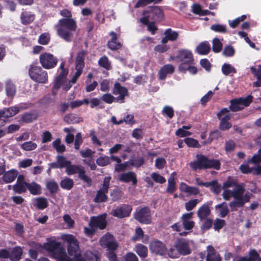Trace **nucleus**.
<instances>
[{"label":"nucleus","instance_id":"obj_1","mask_svg":"<svg viewBox=\"0 0 261 261\" xmlns=\"http://www.w3.org/2000/svg\"><path fill=\"white\" fill-rule=\"evenodd\" d=\"M61 239L67 245L68 255L60 243L51 241L44 245V249L52 252L59 261H100L99 257L91 251L86 252L83 256L79 241L74 236L64 234L62 235Z\"/></svg>","mask_w":261,"mask_h":261},{"label":"nucleus","instance_id":"obj_2","mask_svg":"<svg viewBox=\"0 0 261 261\" xmlns=\"http://www.w3.org/2000/svg\"><path fill=\"white\" fill-rule=\"evenodd\" d=\"M222 189V197L224 200H229L231 197L233 198V200L229 203L231 211H236L237 207H243L250 200V194H244V187L237 185L236 180L230 177L223 184Z\"/></svg>","mask_w":261,"mask_h":261},{"label":"nucleus","instance_id":"obj_3","mask_svg":"<svg viewBox=\"0 0 261 261\" xmlns=\"http://www.w3.org/2000/svg\"><path fill=\"white\" fill-rule=\"evenodd\" d=\"M85 55L86 51L84 50H82L78 53L75 60L76 72L69 82L66 80L68 70L64 68V63L61 64L59 67L60 73L55 81L54 89H58L62 87L65 91H68L71 88V85L76 82L78 77L82 74L84 66V60Z\"/></svg>","mask_w":261,"mask_h":261},{"label":"nucleus","instance_id":"obj_4","mask_svg":"<svg viewBox=\"0 0 261 261\" xmlns=\"http://www.w3.org/2000/svg\"><path fill=\"white\" fill-rule=\"evenodd\" d=\"M58 35L63 39L70 42L76 29V21L73 18H62L56 25Z\"/></svg>","mask_w":261,"mask_h":261},{"label":"nucleus","instance_id":"obj_5","mask_svg":"<svg viewBox=\"0 0 261 261\" xmlns=\"http://www.w3.org/2000/svg\"><path fill=\"white\" fill-rule=\"evenodd\" d=\"M196 158V161L189 164L190 167L194 170L207 168H214L218 170L220 168V163L218 160H209L205 156L200 154H197Z\"/></svg>","mask_w":261,"mask_h":261},{"label":"nucleus","instance_id":"obj_6","mask_svg":"<svg viewBox=\"0 0 261 261\" xmlns=\"http://www.w3.org/2000/svg\"><path fill=\"white\" fill-rule=\"evenodd\" d=\"M164 18L162 10L158 6L148 8L143 13V17L141 19V22L147 24L151 20L161 21Z\"/></svg>","mask_w":261,"mask_h":261},{"label":"nucleus","instance_id":"obj_7","mask_svg":"<svg viewBox=\"0 0 261 261\" xmlns=\"http://www.w3.org/2000/svg\"><path fill=\"white\" fill-rule=\"evenodd\" d=\"M252 100V97L251 95L232 99L230 100L229 109L233 112L240 111L245 107L248 106Z\"/></svg>","mask_w":261,"mask_h":261},{"label":"nucleus","instance_id":"obj_8","mask_svg":"<svg viewBox=\"0 0 261 261\" xmlns=\"http://www.w3.org/2000/svg\"><path fill=\"white\" fill-rule=\"evenodd\" d=\"M29 75L32 80L40 83H45L47 81V72L43 71L39 66H32Z\"/></svg>","mask_w":261,"mask_h":261},{"label":"nucleus","instance_id":"obj_9","mask_svg":"<svg viewBox=\"0 0 261 261\" xmlns=\"http://www.w3.org/2000/svg\"><path fill=\"white\" fill-rule=\"evenodd\" d=\"M66 172L68 175L79 173V176L81 179L88 185L91 184V180L90 178L85 175L84 169L81 166L71 165L70 163L67 166Z\"/></svg>","mask_w":261,"mask_h":261},{"label":"nucleus","instance_id":"obj_10","mask_svg":"<svg viewBox=\"0 0 261 261\" xmlns=\"http://www.w3.org/2000/svg\"><path fill=\"white\" fill-rule=\"evenodd\" d=\"M101 246L106 248L108 251H114L118 248V244L113 235L107 233L103 235L99 241Z\"/></svg>","mask_w":261,"mask_h":261},{"label":"nucleus","instance_id":"obj_11","mask_svg":"<svg viewBox=\"0 0 261 261\" xmlns=\"http://www.w3.org/2000/svg\"><path fill=\"white\" fill-rule=\"evenodd\" d=\"M111 178L110 176L106 177L104 178L102 186L101 188L97 191L96 196L94 199L95 202H102L107 201L108 196L106 194L108 192Z\"/></svg>","mask_w":261,"mask_h":261},{"label":"nucleus","instance_id":"obj_12","mask_svg":"<svg viewBox=\"0 0 261 261\" xmlns=\"http://www.w3.org/2000/svg\"><path fill=\"white\" fill-rule=\"evenodd\" d=\"M40 62L45 69H51L55 67L57 63V58L50 53H45L40 56Z\"/></svg>","mask_w":261,"mask_h":261},{"label":"nucleus","instance_id":"obj_13","mask_svg":"<svg viewBox=\"0 0 261 261\" xmlns=\"http://www.w3.org/2000/svg\"><path fill=\"white\" fill-rule=\"evenodd\" d=\"M134 217L139 222L144 224H149L151 220L150 212L147 207L137 210Z\"/></svg>","mask_w":261,"mask_h":261},{"label":"nucleus","instance_id":"obj_14","mask_svg":"<svg viewBox=\"0 0 261 261\" xmlns=\"http://www.w3.org/2000/svg\"><path fill=\"white\" fill-rule=\"evenodd\" d=\"M181 63L180 65H187L193 64L194 59L192 52L188 49L178 50L177 55L175 57Z\"/></svg>","mask_w":261,"mask_h":261},{"label":"nucleus","instance_id":"obj_15","mask_svg":"<svg viewBox=\"0 0 261 261\" xmlns=\"http://www.w3.org/2000/svg\"><path fill=\"white\" fill-rule=\"evenodd\" d=\"M106 218V214L100 215L97 217H91L89 225L90 227L103 229L106 227L107 225Z\"/></svg>","mask_w":261,"mask_h":261},{"label":"nucleus","instance_id":"obj_16","mask_svg":"<svg viewBox=\"0 0 261 261\" xmlns=\"http://www.w3.org/2000/svg\"><path fill=\"white\" fill-rule=\"evenodd\" d=\"M132 210V208L130 205L124 204L113 210L112 214L115 217L122 218L129 216Z\"/></svg>","mask_w":261,"mask_h":261},{"label":"nucleus","instance_id":"obj_17","mask_svg":"<svg viewBox=\"0 0 261 261\" xmlns=\"http://www.w3.org/2000/svg\"><path fill=\"white\" fill-rule=\"evenodd\" d=\"M113 93L115 95H118L116 97V102H123V99L127 95V90L122 86L119 83H116L114 85Z\"/></svg>","mask_w":261,"mask_h":261},{"label":"nucleus","instance_id":"obj_18","mask_svg":"<svg viewBox=\"0 0 261 261\" xmlns=\"http://www.w3.org/2000/svg\"><path fill=\"white\" fill-rule=\"evenodd\" d=\"M151 252L155 254L163 255L166 251V248L163 243L159 241H154L150 244Z\"/></svg>","mask_w":261,"mask_h":261},{"label":"nucleus","instance_id":"obj_19","mask_svg":"<svg viewBox=\"0 0 261 261\" xmlns=\"http://www.w3.org/2000/svg\"><path fill=\"white\" fill-rule=\"evenodd\" d=\"M27 184L24 181V177L23 175H20L18 176L17 182L13 187V190L17 193H22L26 191L28 189Z\"/></svg>","mask_w":261,"mask_h":261},{"label":"nucleus","instance_id":"obj_20","mask_svg":"<svg viewBox=\"0 0 261 261\" xmlns=\"http://www.w3.org/2000/svg\"><path fill=\"white\" fill-rule=\"evenodd\" d=\"M19 112V109L17 107H13L8 109H5L0 112V121H2L1 124L5 122V119L9 117L13 116Z\"/></svg>","mask_w":261,"mask_h":261},{"label":"nucleus","instance_id":"obj_21","mask_svg":"<svg viewBox=\"0 0 261 261\" xmlns=\"http://www.w3.org/2000/svg\"><path fill=\"white\" fill-rule=\"evenodd\" d=\"M211 205V202L206 204H203L197 211V214L200 221L208 218L211 214V210L210 206Z\"/></svg>","mask_w":261,"mask_h":261},{"label":"nucleus","instance_id":"obj_22","mask_svg":"<svg viewBox=\"0 0 261 261\" xmlns=\"http://www.w3.org/2000/svg\"><path fill=\"white\" fill-rule=\"evenodd\" d=\"M193 213H186L181 217L182 224L186 230H191L194 226V222L191 220Z\"/></svg>","mask_w":261,"mask_h":261},{"label":"nucleus","instance_id":"obj_23","mask_svg":"<svg viewBox=\"0 0 261 261\" xmlns=\"http://www.w3.org/2000/svg\"><path fill=\"white\" fill-rule=\"evenodd\" d=\"M118 179L120 181L125 182L132 181L133 185H136L137 182L136 175L135 173L133 172H127L121 173L119 175Z\"/></svg>","mask_w":261,"mask_h":261},{"label":"nucleus","instance_id":"obj_24","mask_svg":"<svg viewBox=\"0 0 261 261\" xmlns=\"http://www.w3.org/2000/svg\"><path fill=\"white\" fill-rule=\"evenodd\" d=\"M175 247H177L180 255H188L191 252L188 242L185 240H178L175 243Z\"/></svg>","mask_w":261,"mask_h":261},{"label":"nucleus","instance_id":"obj_25","mask_svg":"<svg viewBox=\"0 0 261 261\" xmlns=\"http://www.w3.org/2000/svg\"><path fill=\"white\" fill-rule=\"evenodd\" d=\"M164 34L165 37L161 40V42L163 44L167 43L168 41H175L178 37V32L172 30L171 29L166 30Z\"/></svg>","mask_w":261,"mask_h":261},{"label":"nucleus","instance_id":"obj_26","mask_svg":"<svg viewBox=\"0 0 261 261\" xmlns=\"http://www.w3.org/2000/svg\"><path fill=\"white\" fill-rule=\"evenodd\" d=\"M70 163V161L67 160L64 156L58 155L56 162L51 163L50 166L53 168H66Z\"/></svg>","mask_w":261,"mask_h":261},{"label":"nucleus","instance_id":"obj_27","mask_svg":"<svg viewBox=\"0 0 261 261\" xmlns=\"http://www.w3.org/2000/svg\"><path fill=\"white\" fill-rule=\"evenodd\" d=\"M206 261H221L219 254L211 245L207 247Z\"/></svg>","mask_w":261,"mask_h":261},{"label":"nucleus","instance_id":"obj_28","mask_svg":"<svg viewBox=\"0 0 261 261\" xmlns=\"http://www.w3.org/2000/svg\"><path fill=\"white\" fill-rule=\"evenodd\" d=\"M21 22L24 25H28L33 22L35 19V15L29 11H23L20 14Z\"/></svg>","mask_w":261,"mask_h":261},{"label":"nucleus","instance_id":"obj_29","mask_svg":"<svg viewBox=\"0 0 261 261\" xmlns=\"http://www.w3.org/2000/svg\"><path fill=\"white\" fill-rule=\"evenodd\" d=\"M240 169L244 173H253L261 174V166L249 167L247 164H243L240 167Z\"/></svg>","mask_w":261,"mask_h":261},{"label":"nucleus","instance_id":"obj_30","mask_svg":"<svg viewBox=\"0 0 261 261\" xmlns=\"http://www.w3.org/2000/svg\"><path fill=\"white\" fill-rule=\"evenodd\" d=\"M111 39L108 42V46L111 50H116L121 48V43L117 41V36L114 32L110 33Z\"/></svg>","mask_w":261,"mask_h":261},{"label":"nucleus","instance_id":"obj_31","mask_svg":"<svg viewBox=\"0 0 261 261\" xmlns=\"http://www.w3.org/2000/svg\"><path fill=\"white\" fill-rule=\"evenodd\" d=\"M174 71V67L171 64H167L163 66L159 72V79L164 80L168 74L172 73Z\"/></svg>","mask_w":261,"mask_h":261},{"label":"nucleus","instance_id":"obj_32","mask_svg":"<svg viewBox=\"0 0 261 261\" xmlns=\"http://www.w3.org/2000/svg\"><path fill=\"white\" fill-rule=\"evenodd\" d=\"M180 190L188 195H197L199 193V190L195 187H190L186 184L181 182L179 185Z\"/></svg>","mask_w":261,"mask_h":261},{"label":"nucleus","instance_id":"obj_33","mask_svg":"<svg viewBox=\"0 0 261 261\" xmlns=\"http://www.w3.org/2000/svg\"><path fill=\"white\" fill-rule=\"evenodd\" d=\"M28 189L30 193L33 195H39L41 193V186L35 182L28 184Z\"/></svg>","mask_w":261,"mask_h":261},{"label":"nucleus","instance_id":"obj_34","mask_svg":"<svg viewBox=\"0 0 261 261\" xmlns=\"http://www.w3.org/2000/svg\"><path fill=\"white\" fill-rule=\"evenodd\" d=\"M211 49L210 44L207 42L200 43L196 47L197 52L200 55L207 54Z\"/></svg>","mask_w":261,"mask_h":261},{"label":"nucleus","instance_id":"obj_35","mask_svg":"<svg viewBox=\"0 0 261 261\" xmlns=\"http://www.w3.org/2000/svg\"><path fill=\"white\" fill-rule=\"evenodd\" d=\"M17 175V172L14 170L6 172L3 175V179L6 183H10L14 180Z\"/></svg>","mask_w":261,"mask_h":261},{"label":"nucleus","instance_id":"obj_36","mask_svg":"<svg viewBox=\"0 0 261 261\" xmlns=\"http://www.w3.org/2000/svg\"><path fill=\"white\" fill-rule=\"evenodd\" d=\"M135 250L141 257L145 258L147 256L148 249L144 245L138 244L135 246Z\"/></svg>","mask_w":261,"mask_h":261},{"label":"nucleus","instance_id":"obj_37","mask_svg":"<svg viewBox=\"0 0 261 261\" xmlns=\"http://www.w3.org/2000/svg\"><path fill=\"white\" fill-rule=\"evenodd\" d=\"M215 209L219 211L221 217H225L228 213L229 210L226 203L223 202L215 206Z\"/></svg>","mask_w":261,"mask_h":261},{"label":"nucleus","instance_id":"obj_38","mask_svg":"<svg viewBox=\"0 0 261 261\" xmlns=\"http://www.w3.org/2000/svg\"><path fill=\"white\" fill-rule=\"evenodd\" d=\"M92 77V74L91 73H89L87 77V80L86 81V89L87 92H90L93 91L97 85V83L96 81L91 82Z\"/></svg>","mask_w":261,"mask_h":261},{"label":"nucleus","instance_id":"obj_39","mask_svg":"<svg viewBox=\"0 0 261 261\" xmlns=\"http://www.w3.org/2000/svg\"><path fill=\"white\" fill-rule=\"evenodd\" d=\"M217 117L220 120L228 121L231 117V114L229 113V110L227 108H223L218 113Z\"/></svg>","mask_w":261,"mask_h":261},{"label":"nucleus","instance_id":"obj_40","mask_svg":"<svg viewBox=\"0 0 261 261\" xmlns=\"http://www.w3.org/2000/svg\"><path fill=\"white\" fill-rule=\"evenodd\" d=\"M35 205L40 210L46 208L48 205V202L45 198L39 197L35 198L34 200Z\"/></svg>","mask_w":261,"mask_h":261},{"label":"nucleus","instance_id":"obj_41","mask_svg":"<svg viewBox=\"0 0 261 261\" xmlns=\"http://www.w3.org/2000/svg\"><path fill=\"white\" fill-rule=\"evenodd\" d=\"M179 70L181 71L185 72L186 71H188L190 73L194 74L197 72V69L196 67L193 66L192 64H189L186 66L183 65H179L178 66Z\"/></svg>","mask_w":261,"mask_h":261},{"label":"nucleus","instance_id":"obj_42","mask_svg":"<svg viewBox=\"0 0 261 261\" xmlns=\"http://www.w3.org/2000/svg\"><path fill=\"white\" fill-rule=\"evenodd\" d=\"M6 90L8 96H13L15 94L16 87L11 81H7L6 83Z\"/></svg>","mask_w":261,"mask_h":261},{"label":"nucleus","instance_id":"obj_43","mask_svg":"<svg viewBox=\"0 0 261 261\" xmlns=\"http://www.w3.org/2000/svg\"><path fill=\"white\" fill-rule=\"evenodd\" d=\"M222 73L225 75L236 73V69L230 64L224 63L222 66Z\"/></svg>","mask_w":261,"mask_h":261},{"label":"nucleus","instance_id":"obj_44","mask_svg":"<svg viewBox=\"0 0 261 261\" xmlns=\"http://www.w3.org/2000/svg\"><path fill=\"white\" fill-rule=\"evenodd\" d=\"M22 253L21 247H16L13 249L10 258L12 260H19L21 258Z\"/></svg>","mask_w":261,"mask_h":261},{"label":"nucleus","instance_id":"obj_45","mask_svg":"<svg viewBox=\"0 0 261 261\" xmlns=\"http://www.w3.org/2000/svg\"><path fill=\"white\" fill-rule=\"evenodd\" d=\"M193 12L199 15H208L210 12L208 10H202L201 6L198 4H194L192 7Z\"/></svg>","mask_w":261,"mask_h":261},{"label":"nucleus","instance_id":"obj_46","mask_svg":"<svg viewBox=\"0 0 261 261\" xmlns=\"http://www.w3.org/2000/svg\"><path fill=\"white\" fill-rule=\"evenodd\" d=\"M37 147L36 143L32 141H28L22 143L21 145V148L25 151H31L35 149Z\"/></svg>","mask_w":261,"mask_h":261},{"label":"nucleus","instance_id":"obj_47","mask_svg":"<svg viewBox=\"0 0 261 261\" xmlns=\"http://www.w3.org/2000/svg\"><path fill=\"white\" fill-rule=\"evenodd\" d=\"M73 186V180L66 177L61 181V187L66 190H70Z\"/></svg>","mask_w":261,"mask_h":261},{"label":"nucleus","instance_id":"obj_48","mask_svg":"<svg viewBox=\"0 0 261 261\" xmlns=\"http://www.w3.org/2000/svg\"><path fill=\"white\" fill-rule=\"evenodd\" d=\"M211 29L215 32L221 33H224L226 32V25L221 24H214L211 26Z\"/></svg>","mask_w":261,"mask_h":261},{"label":"nucleus","instance_id":"obj_49","mask_svg":"<svg viewBox=\"0 0 261 261\" xmlns=\"http://www.w3.org/2000/svg\"><path fill=\"white\" fill-rule=\"evenodd\" d=\"M222 48V43L219 39L215 38L213 41V50L215 53H219Z\"/></svg>","mask_w":261,"mask_h":261},{"label":"nucleus","instance_id":"obj_50","mask_svg":"<svg viewBox=\"0 0 261 261\" xmlns=\"http://www.w3.org/2000/svg\"><path fill=\"white\" fill-rule=\"evenodd\" d=\"M200 201V200L197 199L190 200L185 203V208L187 211H190L192 210Z\"/></svg>","mask_w":261,"mask_h":261},{"label":"nucleus","instance_id":"obj_51","mask_svg":"<svg viewBox=\"0 0 261 261\" xmlns=\"http://www.w3.org/2000/svg\"><path fill=\"white\" fill-rule=\"evenodd\" d=\"M166 164V160L163 157L157 158L155 160V167L158 169H162Z\"/></svg>","mask_w":261,"mask_h":261},{"label":"nucleus","instance_id":"obj_52","mask_svg":"<svg viewBox=\"0 0 261 261\" xmlns=\"http://www.w3.org/2000/svg\"><path fill=\"white\" fill-rule=\"evenodd\" d=\"M249 256L247 261H261V256L255 250H252L249 252Z\"/></svg>","mask_w":261,"mask_h":261},{"label":"nucleus","instance_id":"obj_53","mask_svg":"<svg viewBox=\"0 0 261 261\" xmlns=\"http://www.w3.org/2000/svg\"><path fill=\"white\" fill-rule=\"evenodd\" d=\"M151 177L155 182L161 184L165 182L166 181L163 176L155 172L151 173Z\"/></svg>","mask_w":261,"mask_h":261},{"label":"nucleus","instance_id":"obj_54","mask_svg":"<svg viewBox=\"0 0 261 261\" xmlns=\"http://www.w3.org/2000/svg\"><path fill=\"white\" fill-rule=\"evenodd\" d=\"M53 145L59 152H63L65 150V146L63 144H61L60 139H57L54 141Z\"/></svg>","mask_w":261,"mask_h":261},{"label":"nucleus","instance_id":"obj_55","mask_svg":"<svg viewBox=\"0 0 261 261\" xmlns=\"http://www.w3.org/2000/svg\"><path fill=\"white\" fill-rule=\"evenodd\" d=\"M110 159L109 156H105L98 158L96 160L97 165L100 166H105L110 163Z\"/></svg>","mask_w":261,"mask_h":261},{"label":"nucleus","instance_id":"obj_56","mask_svg":"<svg viewBox=\"0 0 261 261\" xmlns=\"http://www.w3.org/2000/svg\"><path fill=\"white\" fill-rule=\"evenodd\" d=\"M63 220L67 225V228H71L74 226V221L69 215H65L63 217Z\"/></svg>","mask_w":261,"mask_h":261},{"label":"nucleus","instance_id":"obj_57","mask_svg":"<svg viewBox=\"0 0 261 261\" xmlns=\"http://www.w3.org/2000/svg\"><path fill=\"white\" fill-rule=\"evenodd\" d=\"M185 143L189 147H199L200 146L198 142L193 138H187L185 140Z\"/></svg>","mask_w":261,"mask_h":261},{"label":"nucleus","instance_id":"obj_58","mask_svg":"<svg viewBox=\"0 0 261 261\" xmlns=\"http://www.w3.org/2000/svg\"><path fill=\"white\" fill-rule=\"evenodd\" d=\"M250 70L255 76L257 77V81L253 83V86L254 87H261V73H257L256 68L254 67H251Z\"/></svg>","mask_w":261,"mask_h":261},{"label":"nucleus","instance_id":"obj_59","mask_svg":"<svg viewBox=\"0 0 261 261\" xmlns=\"http://www.w3.org/2000/svg\"><path fill=\"white\" fill-rule=\"evenodd\" d=\"M168 253L171 258H177L180 255L177 247H175V244L170 248Z\"/></svg>","mask_w":261,"mask_h":261},{"label":"nucleus","instance_id":"obj_60","mask_svg":"<svg viewBox=\"0 0 261 261\" xmlns=\"http://www.w3.org/2000/svg\"><path fill=\"white\" fill-rule=\"evenodd\" d=\"M203 222L201 226V229L203 231H205L209 229L212 226L213 221L211 219L206 218L203 220Z\"/></svg>","mask_w":261,"mask_h":261},{"label":"nucleus","instance_id":"obj_61","mask_svg":"<svg viewBox=\"0 0 261 261\" xmlns=\"http://www.w3.org/2000/svg\"><path fill=\"white\" fill-rule=\"evenodd\" d=\"M47 189L51 193L57 192L58 189V184L54 181H49L46 184Z\"/></svg>","mask_w":261,"mask_h":261},{"label":"nucleus","instance_id":"obj_62","mask_svg":"<svg viewBox=\"0 0 261 261\" xmlns=\"http://www.w3.org/2000/svg\"><path fill=\"white\" fill-rule=\"evenodd\" d=\"M101 99L107 103H112L113 102L116 101V98L109 93L103 95Z\"/></svg>","mask_w":261,"mask_h":261},{"label":"nucleus","instance_id":"obj_63","mask_svg":"<svg viewBox=\"0 0 261 261\" xmlns=\"http://www.w3.org/2000/svg\"><path fill=\"white\" fill-rule=\"evenodd\" d=\"M235 53L234 48L231 46H226L223 51V54L226 57H232Z\"/></svg>","mask_w":261,"mask_h":261},{"label":"nucleus","instance_id":"obj_64","mask_svg":"<svg viewBox=\"0 0 261 261\" xmlns=\"http://www.w3.org/2000/svg\"><path fill=\"white\" fill-rule=\"evenodd\" d=\"M144 232L143 231L140 227H137L135 231V234L133 237L134 241L140 240L143 237Z\"/></svg>","mask_w":261,"mask_h":261}]
</instances>
